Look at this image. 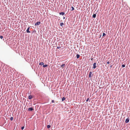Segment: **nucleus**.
<instances>
[{
    "mask_svg": "<svg viewBox=\"0 0 130 130\" xmlns=\"http://www.w3.org/2000/svg\"><path fill=\"white\" fill-rule=\"evenodd\" d=\"M3 38V37L2 36H0V38L1 39H2Z\"/></svg>",
    "mask_w": 130,
    "mask_h": 130,
    "instance_id": "21",
    "label": "nucleus"
},
{
    "mask_svg": "<svg viewBox=\"0 0 130 130\" xmlns=\"http://www.w3.org/2000/svg\"><path fill=\"white\" fill-rule=\"evenodd\" d=\"M92 74V75H93V74H92V72H89V78H91V75Z\"/></svg>",
    "mask_w": 130,
    "mask_h": 130,
    "instance_id": "1",
    "label": "nucleus"
},
{
    "mask_svg": "<svg viewBox=\"0 0 130 130\" xmlns=\"http://www.w3.org/2000/svg\"><path fill=\"white\" fill-rule=\"evenodd\" d=\"M65 64H63L61 66V67L63 69L64 67Z\"/></svg>",
    "mask_w": 130,
    "mask_h": 130,
    "instance_id": "9",
    "label": "nucleus"
},
{
    "mask_svg": "<svg viewBox=\"0 0 130 130\" xmlns=\"http://www.w3.org/2000/svg\"><path fill=\"white\" fill-rule=\"evenodd\" d=\"M13 118L12 117H11L10 118V120H11V121H12V120H13Z\"/></svg>",
    "mask_w": 130,
    "mask_h": 130,
    "instance_id": "19",
    "label": "nucleus"
},
{
    "mask_svg": "<svg viewBox=\"0 0 130 130\" xmlns=\"http://www.w3.org/2000/svg\"><path fill=\"white\" fill-rule=\"evenodd\" d=\"M125 67V64H122V68H124Z\"/></svg>",
    "mask_w": 130,
    "mask_h": 130,
    "instance_id": "18",
    "label": "nucleus"
},
{
    "mask_svg": "<svg viewBox=\"0 0 130 130\" xmlns=\"http://www.w3.org/2000/svg\"><path fill=\"white\" fill-rule=\"evenodd\" d=\"M112 66H110V67L111 68L112 67Z\"/></svg>",
    "mask_w": 130,
    "mask_h": 130,
    "instance_id": "29",
    "label": "nucleus"
},
{
    "mask_svg": "<svg viewBox=\"0 0 130 130\" xmlns=\"http://www.w3.org/2000/svg\"><path fill=\"white\" fill-rule=\"evenodd\" d=\"M34 109L32 107L29 108L28 109V110L29 111H32L34 110Z\"/></svg>",
    "mask_w": 130,
    "mask_h": 130,
    "instance_id": "3",
    "label": "nucleus"
},
{
    "mask_svg": "<svg viewBox=\"0 0 130 130\" xmlns=\"http://www.w3.org/2000/svg\"><path fill=\"white\" fill-rule=\"evenodd\" d=\"M107 64H109V61H108L107 62Z\"/></svg>",
    "mask_w": 130,
    "mask_h": 130,
    "instance_id": "26",
    "label": "nucleus"
},
{
    "mask_svg": "<svg viewBox=\"0 0 130 130\" xmlns=\"http://www.w3.org/2000/svg\"><path fill=\"white\" fill-rule=\"evenodd\" d=\"M24 126H23L21 127V128L22 129H24Z\"/></svg>",
    "mask_w": 130,
    "mask_h": 130,
    "instance_id": "22",
    "label": "nucleus"
},
{
    "mask_svg": "<svg viewBox=\"0 0 130 130\" xmlns=\"http://www.w3.org/2000/svg\"><path fill=\"white\" fill-rule=\"evenodd\" d=\"M96 17V14H93L92 15V17L94 18H95Z\"/></svg>",
    "mask_w": 130,
    "mask_h": 130,
    "instance_id": "11",
    "label": "nucleus"
},
{
    "mask_svg": "<svg viewBox=\"0 0 130 130\" xmlns=\"http://www.w3.org/2000/svg\"><path fill=\"white\" fill-rule=\"evenodd\" d=\"M52 103H54V100H52Z\"/></svg>",
    "mask_w": 130,
    "mask_h": 130,
    "instance_id": "24",
    "label": "nucleus"
},
{
    "mask_svg": "<svg viewBox=\"0 0 130 130\" xmlns=\"http://www.w3.org/2000/svg\"><path fill=\"white\" fill-rule=\"evenodd\" d=\"M71 11H73L74 10V8L72 6L71 7Z\"/></svg>",
    "mask_w": 130,
    "mask_h": 130,
    "instance_id": "12",
    "label": "nucleus"
},
{
    "mask_svg": "<svg viewBox=\"0 0 130 130\" xmlns=\"http://www.w3.org/2000/svg\"><path fill=\"white\" fill-rule=\"evenodd\" d=\"M93 58H91V60H93Z\"/></svg>",
    "mask_w": 130,
    "mask_h": 130,
    "instance_id": "28",
    "label": "nucleus"
},
{
    "mask_svg": "<svg viewBox=\"0 0 130 130\" xmlns=\"http://www.w3.org/2000/svg\"><path fill=\"white\" fill-rule=\"evenodd\" d=\"M63 24H64L62 22H61L60 23V25L61 26H62Z\"/></svg>",
    "mask_w": 130,
    "mask_h": 130,
    "instance_id": "17",
    "label": "nucleus"
},
{
    "mask_svg": "<svg viewBox=\"0 0 130 130\" xmlns=\"http://www.w3.org/2000/svg\"><path fill=\"white\" fill-rule=\"evenodd\" d=\"M29 28H30V27H28V28L27 29L26 32L27 33H30V31H29Z\"/></svg>",
    "mask_w": 130,
    "mask_h": 130,
    "instance_id": "6",
    "label": "nucleus"
},
{
    "mask_svg": "<svg viewBox=\"0 0 130 130\" xmlns=\"http://www.w3.org/2000/svg\"><path fill=\"white\" fill-rule=\"evenodd\" d=\"M106 35V34L105 33H103V37L104 36H105Z\"/></svg>",
    "mask_w": 130,
    "mask_h": 130,
    "instance_id": "20",
    "label": "nucleus"
},
{
    "mask_svg": "<svg viewBox=\"0 0 130 130\" xmlns=\"http://www.w3.org/2000/svg\"><path fill=\"white\" fill-rule=\"evenodd\" d=\"M76 56V58L77 59H78L79 58V57H80V55H79L78 54H77Z\"/></svg>",
    "mask_w": 130,
    "mask_h": 130,
    "instance_id": "10",
    "label": "nucleus"
},
{
    "mask_svg": "<svg viewBox=\"0 0 130 130\" xmlns=\"http://www.w3.org/2000/svg\"><path fill=\"white\" fill-rule=\"evenodd\" d=\"M40 23H41V22H36L35 23V25H39L40 24Z\"/></svg>",
    "mask_w": 130,
    "mask_h": 130,
    "instance_id": "5",
    "label": "nucleus"
},
{
    "mask_svg": "<svg viewBox=\"0 0 130 130\" xmlns=\"http://www.w3.org/2000/svg\"><path fill=\"white\" fill-rule=\"evenodd\" d=\"M47 66V64H45V65H43V67L45 68Z\"/></svg>",
    "mask_w": 130,
    "mask_h": 130,
    "instance_id": "15",
    "label": "nucleus"
},
{
    "mask_svg": "<svg viewBox=\"0 0 130 130\" xmlns=\"http://www.w3.org/2000/svg\"><path fill=\"white\" fill-rule=\"evenodd\" d=\"M96 63L95 62V63H94L93 64V68L94 69L95 68H96Z\"/></svg>",
    "mask_w": 130,
    "mask_h": 130,
    "instance_id": "4",
    "label": "nucleus"
},
{
    "mask_svg": "<svg viewBox=\"0 0 130 130\" xmlns=\"http://www.w3.org/2000/svg\"><path fill=\"white\" fill-rule=\"evenodd\" d=\"M66 99V98H65L64 97H63V98H62V101H63L64 100H65Z\"/></svg>",
    "mask_w": 130,
    "mask_h": 130,
    "instance_id": "14",
    "label": "nucleus"
},
{
    "mask_svg": "<svg viewBox=\"0 0 130 130\" xmlns=\"http://www.w3.org/2000/svg\"><path fill=\"white\" fill-rule=\"evenodd\" d=\"M60 47H60V46H58V47H57V49H59L60 48Z\"/></svg>",
    "mask_w": 130,
    "mask_h": 130,
    "instance_id": "23",
    "label": "nucleus"
},
{
    "mask_svg": "<svg viewBox=\"0 0 130 130\" xmlns=\"http://www.w3.org/2000/svg\"><path fill=\"white\" fill-rule=\"evenodd\" d=\"M50 127L51 125H48L47 126V127L48 128H50Z\"/></svg>",
    "mask_w": 130,
    "mask_h": 130,
    "instance_id": "16",
    "label": "nucleus"
},
{
    "mask_svg": "<svg viewBox=\"0 0 130 130\" xmlns=\"http://www.w3.org/2000/svg\"><path fill=\"white\" fill-rule=\"evenodd\" d=\"M39 64L41 65H43L44 64V63L42 62H40L39 63Z\"/></svg>",
    "mask_w": 130,
    "mask_h": 130,
    "instance_id": "13",
    "label": "nucleus"
},
{
    "mask_svg": "<svg viewBox=\"0 0 130 130\" xmlns=\"http://www.w3.org/2000/svg\"><path fill=\"white\" fill-rule=\"evenodd\" d=\"M63 19H65V17H63Z\"/></svg>",
    "mask_w": 130,
    "mask_h": 130,
    "instance_id": "27",
    "label": "nucleus"
},
{
    "mask_svg": "<svg viewBox=\"0 0 130 130\" xmlns=\"http://www.w3.org/2000/svg\"><path fill=\"white\" fill-rule=\"evenodd\" d=\"M32 98V97L31 95H29V96H28V98L29 99H30V100Z\"/></svg>",
    "mask_w": 130,
    "mask_h": 130,
    "instance_id": "8",
    "label": "nucleus"
},
{
    "mask_svg": "<svg viewBox=\"0 0 130 130\" xmlns=\"http://www.w3.org/2000/svg\"><path fill=\"white\" fill-rule=\"evenodd\" d=\"M129 121V119L128 118L126 119L125 121V123L126 124L128 123Z\"/></svg>",
    "mask_w": 130,
    "mask_h": 130,
    "instance_id": "2",
    "label": "nucleus"
},
{
    "mask_svg": "<svg viewBox=\"0 0 130 130\" xmlns=\"http://www.w3.org/2000/svg\"><path fill=\"white\" fill-rule=\"evenodd\" d=\"M64 12H60L59 14L60 15H63L64 14Z\"/></svg>",
    "mask_w": 130,
    "mask_h": 130,
    "instance_id": "7",
    "label": "nucleus"
},
{
    "mask_svg": "<svg viewBox=\"0 0 130 130\" xmlns=\"http://www.w3.org/2000/svg\"><path fill=\"white\" fill-rule=\"evenodd\" d=\"M89 100V98H87L86 100V102H88Z\"/></svg>",
    "mask_w": 130,
    "mask_h": 130,
    "instance_id": "25",
    "label": "nucleus"
}]
</instances>
